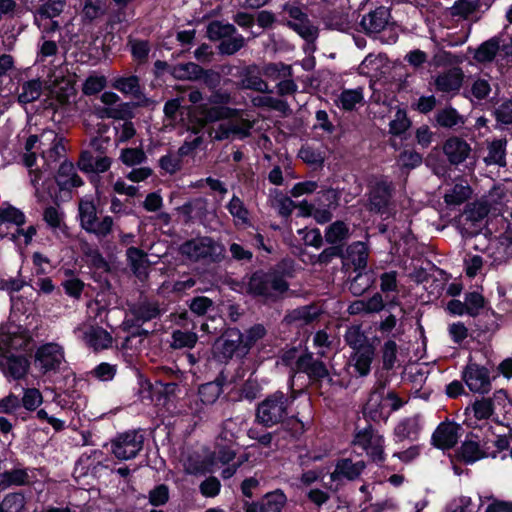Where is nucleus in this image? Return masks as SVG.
I'll return each mask as SVG.
<instances>
[{"mask_svg":"<svg viewBox=\"0 0 512 512\" xmlns=\"http://www.w3.org/2000/svg\"><path fill=\"white\" fill-rule=\"evenodd\" d=\"M172 74L181 80H198L202 78L204 70L198 64L188 62L175 65Z\"/></svg>","mask_w":512,"mask_h":512,"instance_id":"obj_39","label":"nucleus"},{"mask_svg":"<svg viewBox=\"0 0 512 512\" xmlns=\"http://www.w3.org/2000/svg\"><path fill=\"white\" fill-rule=\"evenodd\" d=\"M364 414L371 418L373 421L385 420L389 416V411L384 402V387L379 386L371 392L366 405L364 407Z\"/></svg>","mask_w":512,"mask_h":512,"instance_id":"obj_18","label":"nucleus"},{"mask_svg":"<svg viewBox=\"0 0 512 512\" xmlns=\"http://www.w3.org/2000/svg\"><path fill=\"white\" fill-rule=\"evenodd\" d=\"M340 200V192L336 189L329 188L317 193L316 202L318 206L334 210L338 207Z\"/></svg>","mask_w":512,"mask_h":512,"instance_id":"obj_59","label":"nucleus"},{"mask_svg":"<svg viewBox=\"0 0 512 512\" xmlns=\"http://www.w3.org/2000/svg\"><path fill=\"white\" fill-rule=\"evenodd\" d=\"M222 393V386L216 382L205 383L199 388V397L202 403L211 405L216 402Z\"/></svg>","mask_w":512,"mask_h":512,"instance_id":"obj_57","label":"nucleus"},{"mask_svg":"<svg viewBox=\"0 0 512 512\" xmlns=\"http://www.w3.org/2000/svg\"><path fill=\"white\" fill-rule=\"evenodd\" d=\"M507 141L496 140L489 144L488 154L484 157L486 164H497L499 166H505V146Z\"/></svg>","mask_w":512,"mask_h":512,"instance_id":"obj_43","label":"nucleus"},{"mask_svg":"<svg viewBox=\"0 0 512 512\" xmlns=\"http://www.w3.org/2000/svg\"><path fill=\"white\" fill-rule=\"evenodd\" d=\"M128 264L133 274L141 281L148 277L149 261L147 254L136 247H129L126 251Z\"/></svg>","mask_w":512,"mask_h":512,"instance_id":"obj_25","label":"nucleus"},{"mask_svg":"<svg viewBox=\"0 0 512 512\" xmlns=\"http://www.w3.org/2000/svg\"><path fill=\"white\" fill-rule=\"evenodd\" d=\"M347 258L354 268L363 269L367 265L368 248L363 242H355L347 248Z\"/></svg>","mask_w":512,"mask_h":512,"instance_id":"obj_40","label":"nucleus"},{"mask_svg":"<svg viewBox=\"0 0 512 512\" xmlns=\"http://www.w3.org/2000/svg\"><path fill=\"white\" fill-rule=\"evenodd\" d=\"M390 13L385 7H378L365 15L361 20V26L365 33H380L388 24Z\"/></svg>","mask_w":512,"mask_h":512,"instance_id":"obj_22","label":"nucleus"},{"mask_svg":"<svg viewBox=\"0 0 512 512\" xmlns=\"http://www.w3.org/2000/svg\"><path fill=\"white\" fill-rule=\"evenodd\" d=\"M30 483V476L27 469L14 468L0 474V490L10 486H22Z\"/></svg>","mask_w":512,"mask_h":512,"instance_id":"obj_33","label":"nucleus"},{"mask_svg":"<svg viewBox=\"0 0 512 512\" xmlns=\"http://www.w3.org/2000/svg\"><path fill=\"white\" fill-rule=\"evenodd\" d=\"M443 151L451 164L458 165L466 160L471 149L466 141L451 137L444 143Z\"/></svg>","mask_w":512,"mask_h":512,"instance_id":"obj_24","label":"nucleus"},{"mask_svg":"<svg viewBox=\"0 0 512 512\" xmlns=\"http://www.w3.org/2000/svg\"><path fill=\"white\" fill-rule=\"evenodd\" d=\"M35 358L44 372L57 370L64 362V351L56 343H47L37 350Z\"/></svg>","mask_w":512,"mask_h":512,"instance_id":"obj_13","label":"nucleus"},{"mask_svg":"<svg viewBox=\"0 0 512 512\" xmlns=\"http://www.w3.org/2000/svg\"><path fill=\"white\" fill-rule=\"evenodd\" d=\"M25 507V497L20 492H13L0 499V512H21Z\"/></svg>","mask_w":512,"mask_h":512,"instance_id":"obj_49","label":"nucleus"},{"mask_svg":"<svg viewBox=\"0 0 512 512\" xmlns=\"http://www.w3.org/2000/svg\"><path fill=\"white\" fill-rule=\"evenodd\" d=\"M50 95L60 106L69 104L70 98L76 93L73 82L64 76L50 79L47 83Z\"/></svg>","mask_w":512,"mask_h":512,"instance_id":"obj_17","label":"nucleus"},{"mask_svg":"<svg viewBox=\"0 0 512 512\" xmlns=\"http://www.w3.org/2000/svg\"><path fill=\"white\" fill-rule=\"evenodd\" d=\"M287 498L281 490L267 493L260 507L261 512H282Z\"/></svg>","mask_w":512,"mask_h":512,"instance_id":"obj_42","label":"nucleus"},{"mask_svg":"<svg viewBox=\"0 0 512 512\" xmlns=\"http://www.w3.org/2000/svg\"><path fill=\"white\" fill-rule=\"evenodd\" d=\"M241 89L253 90L260 93H271L268 83L258 74L256 66H248L241 75Z\"/></svg>","mask_w":512,"mask_h":512,"instance_id":"obj_28","label":"nucleus"},{"mask_svg":"<svg viewBox=\"0 0 512 512\" xmlns=\"http://www.w3.org/2000/svg\"><path fill=\"white\" fill-rule=\"evenodd\" d=\"M198 113L200 115V120L203 122V125H205L210 122L225 120L227 118L240 115L241 111L227 106L215 105L209 107L205 104L198 107Z\"/></svg>","mask_w":512,"mask_h":512,"instance_id":"obj_26","label":"nucleus"},{"mask_svg":"<svg viewBox=\"0 0 512 512\" xmlns=\"http://www.w3.org/2000/svg\"><path fill=\"white\" fill-rule=\"evenodd\" d=\"M56 182L61 189H71L83 184L82 179L76 173L75 168L70 162H63L57 172Z\"/></svg>","mask_w":512,"mask_h":512,"instance_id":"obj_30","label":"nucleus"},{"mask_svg":"<svg viewBox=\"0 0 512 512\" xmlns=\"http://www.w3.org/2000/svg\"><path fill=\"white\" fill-rule=\"evenodd\" d=\"M224 247L211 237L202 236L185 241L179 252L187 259L198 262L214 263L224 258Z\"/></svg>","mask_w":512,"mask_h":512,"instance_id":"obj_2","label":"nucleus"},{"mask_svg":"<svg viewBox=\"0 0 512 512\" xmlns=\"http://www.w3.org/2000/svg\"><path fill=\"white\" fill-rule=\"evenodd\" d=\"M208 36L211 40H224L236 34V28L232 24H224L220 21H213L207 28Z\"/></svg>","mask_w":512,"mask_h":512,"instance_id":"obj_50","label":"nucleus"},{"mask_svg":"<svg viewBox=\"0 0 512 512\" xmlns=\"http://www.w3.org/2000/svg\"><path fill=\"white\" fill-rule=\"evenodd\" d=\"M74 334L94 351L108 349L112 346L113 338L103 327L84 322L74 329Z\"/></svg>","mask_w":512,"mask_h":512,"instance_id":"obj_7","label":"nucleus"},{"mask_svg":"<svg viewBox=\"0 0 512 512\" xmlns=\"http://www.w3.org/2000/svg\"><path fill=\"white\" fill-rule=\"evenodd\" d=\"M245 46V38L240 35H233L220 42L218 49L223 55H233Z\"/></svg>","mask_w":512,"mask_h":512,"instance_id":"obj_58","label":"nucleus"},{"mask_svg":"<svg viewBox=\"0 0 512 512\" xmlns=\"http://www.w3.org/2000/svg\"><path fill=\"white\" fill-rule=\"evenodd\" d=\"M207 200L204 198H195L192 199L181 207L178 208V211L183 214L187 220H191L194 215L201 216L206 211Z\"/></svg>","mask_w":512,"mask_h":512,"instance_id":"obj_55","label":"nucleus"},{"mask_svg":"<svg viewBox=\"0 0 512 512\" xmlns=\"http://www.w3.org/2000/svg\"><path fill=\"white\" fill-rule=\"evenodd\" d=\"M435 119L439 126L451 128L461 121V116L454 108L449 107L438 111Z\"/></svg>","mask_w":512,"mask_h":512,"instance_id":"obj_61","label":"nucleus"},{"mask_svg":"<svg viewBox=\"0 0 512 512\" xmlns=\"http://www.w3.org/2000/svg\"><path fill=\"white\" fill-rule=\"evenodd\" d=\"M113 226L114 221L111 216H104L101 219L97 217L96 221H94L91 226L87 227L85 231L94 234L97 238H105L111 234Z\"/></svg>","mask_w":512,"mask_h":512,"instance_id":"obj_53","label":"nucleus"},{"mask_svg":"<svg viewBox=\"0 0 512 512\" xmlns=\"http://www.w3.org/2000/svg\"><path fill=\"white\" fill-rule=\"evenodd\" d=\"M131 313L137 322H147L160 315V309L157 303L141 302L131 308Z\"/></svg>","mask_w":512,"mask_h":512,"instance_id":"obj_37","label":"nucleus"},{"mask_svg":"<svg viewBox=\"0 0 512 512\" xmlns=\"http://www.w3.org/2000/svg\"><path fill=\"white\" fill-rule=\"evenodd\" d=\"M296 370L305 373L313 382H320L329 378V372L325 364L313 357L311 353H305L296 360Z\"/></svg>","mask_w":512,"mask_h":512,"instance_id":"obj_15","label":"nucleus"},{"mask_svg":"<svg viewBox=\"0 0 512 512\" xmlns=\"http://www.w3.org/2000/svg\"><path fill=\"white\" fill-rule=\"evenodd\" d=\"M365 468L364 461L353 462L345 458L337 462L335 470L331 473V480L336 481L340 478L354 480L359 477Z\"/></svg>","mask_w":512,"mask_h":512,"instance_id":"obj_27","label":"nucleus"},{"mask_svg":"<svg viewBox=\"0 0 512 512\" xmlns=\"http://www.w3.org/2000/svg\"><path fill=\"white\" fill-rule=\"evenodd\" d=\"M0 369L7 378L23 379L30 369V362L23 355L0 352Z\"/></svg>","mask_w":512,"mask_h":512,"instance_id":"obj_11","label":"nucleus"},{"mask_svg":"<svg viewBox=\"0 0 512 512\" xmlns=\"http://www.w3.org/2000/svg\"><path fill=\"white\" fill-rule=\"evenodd\" d=\"M197 340L198 336L194 332L176 330L172 333L171 347L174 349L193 348Z\"/></svg>","mask_w":512,"mask_h":512,"instance_id":"obj_54","label":"nucleus"},{"mask_svg":"<svg viewBox=\"0 0 512 512\" xmlns=\"http://www.w3.org/2000/svg\"><path fill=\"white\" fill-rule=\"evenodd\" d=\"M112 86L124 94H137L140 89L139 78L134 75L117 78Z\"/></svg>","mask_w":512,"mask_h":512,"instance_id":"obj_60","label":"nucleus"},{"mask_svg":"<svg viewBox=\"0 0 512 512\" xmlns=\"http://www.w3.org/2000/svg\"><path fill=\"white\" fill-rule=\"evenodd\" d=\"M512 53V37L495 36L482 43L475 51L474 58L478 62H490L496 56L507 57Z\"/></svg>","mask_w":512,"mask_h":512,"instance_id":"obj_9","label":"nucleus"},{"mask_svg":"<svg viewBox=\"0 0 512 512\" xmlns=\"http://www.w3.org/2000/svg\"><path fill=\"white\" fill-rule=\"evenodd\" d=\"M29 342L30 338L23 333H1L0 352L13 354V351L25 350Z\"/></svg>","mask_w":512,"mask_h":512,"instance_id":"obj_29","label":"nucleus"},{"mask_svg":"<svg viewBox=\"0 0 512 512\" xmlns=\"http://www.w3.org/2000/svg\"><path fill=\"white\" fill-rule=\"evenodd\" d=\"M41 145H50L44 150L43 158L47 163L56 162L65 152L63 138L53 130H44L41 133Z\"/></svg>","mask_w":512,"mask_h":512,"instance_id":"obj_23","label":"nucleus"},{"mask_svg":"<svg viewBox=\"0 0 512 512\" xmlns=\"http://www.w3.org/2000/svg\"><path fill=\"white\" fill-rule=\"evenodd\" d=\"M410 127V120L404 110H397L393 120L389 124L390 133L400 135Z\"/></svg>","mask_w":512,"mask_h":512,"instance_id":"obj_64","label":"nucleus"},{"mask_svg":"<svg viewBox=\"0 0 512 512\" xmlns=\"http://www.w3.org/2000/svg\"><path fill=\"white\" fill-rule=\"evenodd\" d=\"M320 315L321 309L317 305L311 304L289 311L284 317V322L301 327L313 323Z\"/></svg>","mask_w":512,"mask_h":512,"instance_id":"obj_19","label":"nucleus"},{"mask_svg":"<svg viewBox=\"0 0 512 512\" xmlns=\"http://www.w3.org/2000/svg\"><path fill=\"white\" fill-rule=\"evenodd\" d=\"M66 6V0H44L38 7L37 14L41 19H50L59 16Z\"/></svg>","mask_w":512,"mask_h":512,"instance_id":"obj_44","label":"nucleus"},{"mask_svg":"<svg viewBox=\"0 0 512 512\" xmlns=\"http://www.w3.org/2000/svg\"><path fill=\"white\" fill-rule=\"evenodd\" d=\"M344 338L346 343L355 351H358L365 346H371L367 341V337L358 326L349 327Z\"/></svg>","mask_w":512,"mask_h":512,"instance_id":"obj_56","label":"nucleus"},{"mask_svg":"<svg viewBox=\"0 0 512 512\" xmlns=\"http://www.w3.org/2000/svg\"><path fill=\"white\" fill-rule=\"evenodd\" d=\"M352 443L364 450L374 462H382L385 458L384 437L371 425L358 430Z\"/></svg>","mask_w":512,"mask_h":512,"instance_id":"obj_5","label":"nucleus"},{"mask_svg":"<svg viewBox=\"0 0 512 512\" xmlns=\"http://www.w3.org/2000/svg\"><path fill=\"white\" fill-rule=\"evenodd\" d=\"M242 343V334L238 329H228L214 344L216 353L224 359H230Z\"/></svg>","mask_w":512,"mask_h":512,"instance_id":"obj_21","label":"nucleus"},{"mask_svg":"<svg viewBox=\"0 0 512 512\" xmlns=\"http://www.w3.org/2000/svg\"><path fill=\"white\" fill-rule=\"evenodd\" d=\"M144 437L138 431L132 430L117 435L111 441V451L119 460L135 458L142 450Z\"/></svg>","mask_w":512,"mask_h":512,"instance_id":"obj_6","label":"nucleus"},{"mask_svg":"<svg viewBox=\"0 0 512 512\" xmlns=\"http://www.w3.org/2000/svg\"><path fill=\"white\" fill-rule=\"evenodd\" d=\"M284 10L291 18L287 25L292 30L308 42H313L317 38V28L311 24L308 16L299 7L286 5Z\"/></svg>","mask_w":512,"mask_h":512,"instance_id":"obj_10","label":"nucleus"},{"mask_svg":"<svg viewBox=\"0 0 512 512\" xmlns=\"http://www.w3.org/2000/svg\"><path fill=\"white\" fill-rule=\"evenodd\" d=\"M460 460L467 464L474 463L486 456L477 441L467 439L464 441L457 453Z\"/></svg>","mask_w":512,"mask_h":512,"instance_id":"obj_35","label":"nucleus"},{"mask_svg":"<svg viewBox=\"0 0 512 512\" xmlns=\"http://www.w3.org/2000/svg\"><path fill=\"white\" fill-rule=\"evenodd\" d=\"M104 140L94 138L91 141L92 150L83 151L78 160V167L86 173H104L111 166V159L104 156L101 148Z\"/></svg>","mask_w":512,"mask_h":512,"instance_id":"obj_8","label":"nucleus"},{"mask_svg":"<svg viewBox=\"0 0 512 512\" xmlns=\"http://www.w3.org/2000/svg\"><path fill=\"white\" fill-rule=\"evenodd\" d=\"M464 74L460 68H451L436 76V90L442 93H455L462 86Z\"/></svg>","mask_w":512,"mask_h":512,"instance_id":"obj_20","label":"nucleus"},{"mask_svg":"<svg viewBox=\"0 0 512 512\" xmlns=\"http://www.w3.org/2000/svg\"><path fill=\"white\" fill-rule=\"evenodd\" d=\"M102 0H85L82 17L85 21L92 22L104 14Z\"/></svg>","mask_w":512,"mask_h":512,"instance_id":"obj_62","label":"nucleus"},{"mask_svg":"<svg viewBox=\"0 0 512 512\" xmlns=\"http://www.w3.org/2000/svg\"><path fill=\"white\" fill-rule=\"evenodd\" d=\"M480 7L479 1L472 0H458L450 8V14L453 17H460L467 19L475 13Z\"/></svg>","mask_w":512,"mask_h":512,"instance_id":"obj_52","label":"nucleus"},{"mask_svg":"<svg viewBox=\"0 0 512 512\" xmlns=\"http://www.w3.org/2000/svg\"><path fill=\"white\" fill-rule=\"evenodd\" d=\"M374 358L373 346H365L351 356L352 365L360 376H367Z\"/></svg>","mask_w":512,"mask_h":512,"instance_id":"obj_31","label":"nucleus"},{"mask_svg":"<svg viewBox=\"0 0 512 512\" xmlns=\"http://www.w3.org/2000/svg\"><path fill=\"white\" fill-rule=\"evenodd\" d=\"M261 73L263 76L273 81H280L283 78L293 77L292 66L282 62L265 64L261 69Z\"/></svg>","mask_w":512,"mask_h":512,"instance_id":"obj_38","label":"nucleus"},{"mask_svg":"<svg viewBox=\"0 0 512 512\" xmlns=\"http://www.w3.org/2000/svg\"><path fill=\"white\" fill-rule=\"evenodd\" d=\"M107 80L103 75H90L83 83L82 92L85 95H94L99 93L106 86Z\"/></svg>","mask_w":512,"mask_h":512,"instance_id":"obj_63","label":"nucleus"},{"mask_svg":"<svg viewBox=\"0 0 512 512\" xmlns=\"http://www.w3.org/2000/svg\"><path fill=\"white\" fill-rule=\"evenodd\" d=\"M43 85L40 79L25 81L18 93V102L28 104L36 101L42 94Z\"/></svg>","mask_w":512,"mask_h":512,"instance_id":"obj_34","label":"nucleus"},{"mask_svg":"<svg viewBox=\"0 0 512 512\" xmlns=\"http://www.w3.org/2000/svg\"><path fill=\"white\" fill-rule=\"evenodd\" d=\"M463 379L472 392L485 394L490 391L489 372L485 367L475 363L468 364L464 371Z\"/></svg>","mask_w":512,"mask_h":512,"instance_id":"obj_12","label":"nucleus"},{"mask_svg":"<svg viewBox=\"0 0 512 512\" xmlns=\"http://www.w3.org/2000/svg\"><path fill=\"white\" fill-rule=\"evenodd\" d=\"M363 98V90L361 88L344 90L337 99V105L344 110L350 111L357 104L361 103Z\"/></svg>","mask_w":512,"mask_h":512,"instance_id":"obj_46","label":"nucleus"},{"mask_svg":"<svg viewBox=\"0 0 512 512\" xmlns=\"http://www.w3.org/2000/svg\"><path fill=\"white\" fill-rule=\"evenodd\" d=\"M254 122L239 117V115L225 119L216 126L211 127L210 136L213 140L243 139L250 135Z\"/></svg>","mask_w":512,"mask_h":512,"instance_id":"obj_4","label":"nucleus"},{"mask_svg":"<svg viewBox=\"0 0 512 512\" xmlns=\"http://www.w3.org/2000/svg\"><path fill=\"white\" fill-rule=\"evenodd\" d=\"M289 403L283 392L277 391L269 395L258 404L256 420L265 427L282 423L288 417Z\"/></svg>","mask_w":512,"mask_h":512,"instance_id":"obj_3","label":"nucleus"},{"mask_svg":"<svg viewBox=\"0 0 512 512\" xmlns=\"http://www.w3.org/2000/svg\"><path fill=\"white\" fill-rule=\"evenodd\" d=\"M419 429V420L416 416H413L400 421L395 427L394 433L399 440H413L417 437Z\"/></svg>","mask_w":512,"mask_h":512,"instance_id":"obj_36","label":"nucleus"},{"mask_svg":"<svg viewBox=\"0 0 512 512\" xmlns=\"http://www.w3.org/2000/svg\"><path fill=\"white\" fill-rule=\"evenodd\" d=\"M471 194V189L466 183H457L444 195V200L449 205H460Z\"/></svg>","mask_w":512,"mask_h":512,"instance_id":"obj_45","label":"nucleus"},{"mask_svg":"<svg viewBox=\"0 0 512 512\" xmlns=\"http://www.w3.org/2000/svg\"><path fill=\"white\" fill-rule=\"evenodd\" d=\"M238 424L232 419L228 418L223 421L221 431L216 438V447H220L221 443L233 444L237 438Z\"/></svg>","mask_w":512,"mask_h":512,"instance_id":"obj_47","label":"nucleus"},{"mask_svg":"<svg viewBox=\"0 0 512 512\" xmlns=\"http://www.w3.org/2000/svg\"><path fill=\"white\" fill-rule=\"evenodd\" d=\"M461 426L454 422H442L432 435L433 444L440 449L454 447L460 437Z\"/></svg>","mask_w":512,"mask_h":512,"instance_id":"obj_16","label":"nucleus"},{"mask_svg":"<svg viewBox=\"0 0 512 512\" xmlns=\"http://www.w3.org/2000/svg\"><path fill=\"white\" fill-rule=\"evenodd\" d=\"M80 226L85 230L96 221L97 209L93 201L82 199L78 205Z\"/></svg>","mask_w":512,"mask_h":512,"instance_id":"obj_48","label":"nucleus"},{"mask_svg":"<svg viewBox=\"0 0 512 512\" xmlns=\"http://www.w3.org/2000/svg\"><path fill=\"white\" fill-rule=\"evenodd\" d=\"M350 236L349 227L343 221H335L325 231V240L329 244H338L346 241Z\"/></svg>","mask_w":512,"mask_h":512,"instance_id":"obj_41","label":"nucleus"},{"mask_svg":"<svg viewBox=\"0 0 512 512\" xmlns=\"http://www.w3.org/2000/svg\"><path fill=\"white\" fill-rule=\"evenodd\" d=\"M226 207L236 226H250V212L238 196L233 195Z\"/></svg>","mask_w":512,"mask_h":512,"instance_id":"obj_32","label":"nucleus"},{"mask_svg":"<svg viewBox=\"0 0 512 512\" xmlns=\"http://www.w3.org/2000/svg\"><path fill=\"white\" fill-rule=\"evenodd\" d=\"M393 189L392 182L386 179L377 180L369 193V210L383 213L389 204Z\"/></svg>","mask_w":512,"mask_h":512,"instance_id":"obj_14","label":"nucleus"},{"mask_svg":"<svg viewBox=\"0 0 512 512\" xmlns=\"http://www.w3.org/2000/svg\"><path fill=\"white\" fill-rule=\"evenodd\" d=\"M252 103L256 107H267L283 114L290 112V107L285 100L270 96H257L252 99Z\"/></svg>","mask_w":512,"mask_h":512,"instance_id":"obj_51","label":"nucleus"},{"mask_svg":"<svg viewBox=\"0 0 512 512\" xmlns=\"http://www.w3.org/2000/svg\"><path fill=\"white\" fill-rule=\"evenodd\" d=\"M289 289L284 277L276 272L257 271L250 277L247 291L266 300L276 301Z\"/></svg>","mask_w":512,"mask_h":512,"instance_id":"obj_1","label":"nucleus"}]
</instances>
